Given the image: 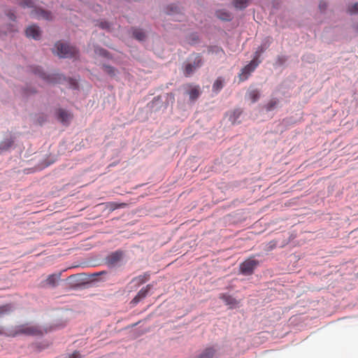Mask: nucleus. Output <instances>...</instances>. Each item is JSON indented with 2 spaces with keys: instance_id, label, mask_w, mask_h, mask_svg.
<instances>
[{
  "instance_id": "nucleus-8",
  "label": "nucleus",
  "mask_w": 358,
  "mask_h": 358,
  "mask_svg": "<svg viewBox=\"0 0 358 358\" xmlns=\"http://www.w3.org/2000/svg\"><path fill=\"white\" fill-rule=\"evenodd\" d=\"M219 298L231 309L238 307L240 303L236 299L227 294H220Z\"/></svg>"
},
{
  "instance_id": "nucleus-28",
  "label": "nucleus",
  "mask_w": 358,
  "mask_h": 358,
  "mask_svg": "<svg viewBox=\"0 0 358 358\" xmlns=\"http://www.w3.org/2000/svg\"><path fill=\"white\" fill-rule=\"evenodd\" d=\"M348 12L351 14L358 13V2L348 8Z\"/></svg>"
},
{
  "instance_id": "nucleus-4",
  "label": "nucleus",
  "mask_w": 358,
  "mask_h": 358,
  "mask_svg": "<svg viewBox=\"0 0 358 358\" xmlns=\"http://www.w3.org/2000/svg\"><path fill=\"white\" fill-rule=\"evenodd\" d=\"M259 265V261L250 257L244 261L240 265V271L242 274L245 275H252L255 268Z\"/></svg>"
},
{
  "instance_id": "nucleus-35",
  "label": "nucleus",
  "mask_w": 358,
  "mask_h": 358,
  "mask_svg": "<svg viewBox=\"0 0 358 358\" xmlns=\"http://www.w3.org/2000/svg\"><path fill=\"white\" fill-rule=\"evenodd\" d=\"M75 277H76L75 275H70V276L69 277V280H70V279H73V278H74Z\"/></svg>"
},
{
  "instance_id": "nucleus-38",
  "label": "nucleus",
  "mask_w": 358,
  "mask_h": 358,
  "mask_svg": "<svg viewBox=\"0 0 358 358\" xmlns=\"http://www.w3.org/2000/svg\"><path fill=\"white\" fill-rule=\"evenodd\" d=\"M357 124H358V120H357Z\"/></svg>"
},
{
  "instance_id": "nucleus-5",
  "label": "nucleus",
  "mask_w": 358,
  "mask_h": 358,
  "mask_svg": "<svg viewBox=\"0 0 358 358\" xmlns=\"http://www.w3.org/2000/svg\"><path fill=\"white\" fill-rule=\"evenodd\" d=\"M260 62V61L252 59L248 64L244 66L238 75L240 80L244 81L247 80L249 78L250 73L255 70Z\"/></svg>"
},
{
  "instance_id": "nucleus-24",
  "label": "nucleus",
  "mask_w": 358,
  "mask_h": 358,
  "mask_svg": "<svg viewBox=\"0 0 358 358\" xmlns=\"http://www.w3.org/2000/svg\"><path fill=\"white\" fill-rule=\"evenodd\" d=\"M13 310V307L10 304H6L0 306V317L5 315L9 314Z\"/></svg>"
},
{
  "instance_id": "nucleus-12",
  "label": "nucleus",
  "mask_w": 358,
  "mask_h": 358,
  "mask_svg": "<svg viewBox=\"0 0 358 358\" xmlns=\"http://www.w3.org/2000/svg\"><path fill=\"white\" fill-rule=\"evenodd\" d=\"M57 118L64 124H67L72 119V115L66 110L59 109L57 110Z\"/></svg>"
},
{
  "instance_id": "nucleus-16",
  "label": "nucleus",
  "mask_w": 358,
  "mask_h": 358,
  "mask_svg": "<svg viewBox=\"0 0 358 358\" xmlns=\"http://www.w3.org/2000/svg\"><path fill=\"white\" fill-rule=\"evenodd\" d=\"M224 80L222 77H218L213 85V90L216 93L219 92L224 86Z\"/></svg>"
},
{
  "instance_id": "nucleus-22",
  "label": "nucleus",
  "mask_w": 358,
  "mask_h": 358,
  "mask_svg": "<svg viewBox=\"0 0 358 358\" xmlns=\"http://www.w3.org/2000/svg\"><path fill=\"white\" fill-rule=\"evenodd\" d=\"M249 0H234L233 3L235 8L243 9L248 5Z\"/></svg>"
},
{
  "instance_id": "nucleus-23",
  "label": "nucleus",
  "mask_w": 358,
  "mask_h": 358,
  "mask_svg": "<svg viewBox=\"0 0 358 358\" xmlns=\"http://www.w3.org/2000/svg\"><path fill=\"white\" fill-rule=\"evenodd\" d=\"M248 94L252 103L256 102L260 96L259 92L257 90H251L248 92Z\"/></svg>"
},
{
  "instance_id": "nucleus-1",
  "label": "nucleus",
  "mask_w": 358,
  "mask_h": 358,
  "mask_svg": "<svg viewBox=\"0 0 358 358\" xmlns=\"http://www.w3.org/2000/svg\"><path fill=\"white\" fill-rule=\"evenodd\" d=\"M17 3L23 8H34L31 12V16L36 19L50 20L52 18L51 13L34 6V0H17Z\"/></svg>"
},
{
  "instance_id": "nucleus-25",
  "label": "nucleus",
  "mask_w": 358,
  "mask_h": 358,
  "mask_svg": "<svg viewBox=\"0 0 358 358\" xmlns=\"http://www.w3.org/2000/svg\"><path fill=\"white\" fill-rule=\"evenodd\" d=\"M127 206L124 203H117L115 202H109L107 203L106 206L108 208H109L110 210H114L117 208H124Z\"/></svg>"
},
{
  "instance_id": "nucleus-29",
  "label": "nucleus",
  "mask_w": 358,
  "mask_h": 358,
  "mask_svg": "<svg viewBox=\"0 0 358 358\" xmlns=\"http://www.w3.org/2000/svg\"><path fill=\"white\" fill-rule=\"evenodd\" d=\"M241 110L237 109V110H235L234 112H233V115H232V117L231 118L233 117V122L235 123L236 120L237 118H238V117L241 115Z\"/></svg>"
},
{
  "instance_id": "nucleus-17",
  "label": "nucleus",
  "mask_w": 358,
  "mask_h": 358,
  "mask_svg": "<svg viewBox=\"0 0 358 358\" xmlns=\"http://www.w3.org/2000/svg\"><path fill=\"white\" fill-rule=\"evenodd\" d=\"M14 140L10 138L3 141L0 144V153L8 150L13 144Z\"/></svg>"
},
{
  "instance_id": "nucleus-21",
  "label": "nucleus",
  "mask_w": 358,
  "mask_h": 358,
  "mask_svg": "<svg viewBox=\"0 0 358 358\" xmlns=\"http://www.w3.org/2000/svg\"><path fill=\"white\" fill-rule=\"evenodd\" d=\"M133 36L138 41H143L145 38V34L141 29H134Z\"/></svg>"
},
{
  "instance_id": "nucleus-2",
  "label": "nucleus",
  "mask_w": 358,
  "mask_h": 358,
  "mask_svg": "<svg viewBox=\"0 0 358 358\" xmlns=\"http://www.w3.org/2000/svg\"><path fill=\"white\" fill-rule=\"evenodd\" d=\"M57 54L60 57L71 58L77 57L78 51L76 47L69 45L68 43L57 42L55 44Z\"/></svg>"
},
{
  "instance_id": "nucleus-15",
  "label": "nucleus",
  "mask_w": 358,
  "mask_h": 358,
  "mask_svg": "<svg viewBox=\"0 0 358 358\" xmlns=\"http://www.w3.org/2000/svg\"><path fill=\"white\" fill-rule=\"evenodd\" d=\"M216 15L222 20L229 21L231 20V13L224 9L217 10Z\"/></svg>"
},
{
  "instance_id": "nucleus-27",
  "label": "nucleus",
  "mask_w": 358,
  "mask_h": 358,
  "mask_svg": "<svg viewBox=\"0 0 358 358\" xmlns=\"http://www.w3.org/2000/svg\"><path fill=\"white\" fill-rule=\"evenodd\" d=\"M104 71L105 72H106L108 74L110 75V76H115V69L110 66H104Z\"/></svg>"
},
{
  "instance_id": "nucleus-26",
  "label": "nucleus",
  "mask_w": 358,
  "mask_h": 358,
  "mask_svg": "<svg viewBox=\"0 0 358 358\" xmlns=\"http://www.w3.org/2000/svg\"><path fill=\"white\" fill-rule=\"evenodd\" d=\"M266 47L264 45H261L258 48L257 50L255 52V57L253 59H256L257 61H259L258 59L260 56V55L266 50Z\"/></svg>"
},
{
  "instance_id": "nucleus-33",
  "label": "nucleus",
  "mask_w": 358,
  "mask_h": 358,
  "mask_svg": "<svg viewBox=\"0 0 358 358\" xmlns=\"http://www.w3.org/2000/svg\"><path fill=\"white\" fill-rule=\"evenodd\" d=\"M319 7L321 10H325L327 5L325 3L321 2L319 5Z\"/></svg>"
},
{
  "instance_id": "nucleus-6",
  "label": "nucleus",
  "mask_w": 358,
  "mask_h": 358,
  "mask_svg": "<svg viewBox=\"0 0 358 358\" xmlns=\"http://www.w3.org/2000/svg\"><path fill=\"white\" fill-rule=\"evenodd\" d=\"M202 64V57L200 55L197 54L194 56V61L185 65L184 73L185 76L188 77Z\"/></svg>"
},
{
  "instance_id": "nucleus-19",
  "label": "nucleus",
  "mask_w": 358,
  "mask_h": 358,
  "mask_svg": "<svg viewBox=\"0 0 358 358\" xmlns=\"http://www.w3.org/2000/svg\"><path fill=\"white\" fill-rule=\"evenodd\" d=\"M279 101L276 98H273L268 101V102L264 106V108L266 111H271L277 107Z\"/></svg>"
},
{
  "instance_id": "nucleus-3",
  "label": "nucleus",
  "mask_w": 358,
  "mask_h": 358,
  "mask_svg": "<svg viewBox=\"0 0 358 358\" xmlns=\"http://www.w3.org/2000/svg\"><path fill=\"white\" fill-rule=\"evenodd\" d=\"M18 334H25L28 336L41 335L42 331L35 326L22 324L16 327L15 332L9 334V336H15Z\"/></svg>"
},
{
  "instance_id": "nucleus-10",
  "label": "nucleus",
  "mask_w": 358,
  "mask_h": 358,
  "mask_svg": "<svg viewBox=\"0 0 358 358\" xmlns=\"http://www.w3.org/2000/svg\"><path fill=\"white\" fill-rule=\"evenodd\" d=\"M25 33L27 37L33 38L35 40H38L41 37V30L39 27L36 25L28 27Z\"/></svg>"
},
{
  "instance_id": "nucleus-36",
  "label": "nucleus",
  "mask_w": 358,
  "mask_h": 358,
  "mask_svg": "<svg viewBox=\"0 0 358 358\" xmlns=\"http://www.w3.org/2000/svg\"><path fill=\"white\" fill-rule=\"evenodd\" d=\"M3 334V331L2 330V329L0 328V335H2Z\"/></svg>"
},
{
  "instance_id": "nucleus-13",
  "label": "nucleus",
  "mask_w": 358,
  "mask_h": 358,
  "mask_svg": "<svg viewBox=\"0 0 358 358\" xmlns=\"http://www.w3.org/2000/svg\"><path fill=\"white\" fill-rule=\"evenodd\" d=\"M215 353L216 350L214 348H206L197 356L196 358H214Z\"/></svg>"
},
{
  "instance_id": "nucleus-34",
  "label": "nucleus",
  "mask_w": 358,
  "mask_h": 358,
  "mask_svg": "<svg viewBox=\"0 0 358 358\" xmlns=\"http://www.w3.org/2000/svg\"><path fill=\"white\" fill-rule=\"evenodd\" d=\"M215 53H222V54H224V50L222 49V48H215Z\"/></svg>"
},
{
  "instance_id": "nucleus-37",
  "label": "nucleus",
  "mask_w": 358,
  "mask_h": 358,
  "mask_svg": "<svg viewBox=\"0 0 358 358\" xmlns=\"http://www.w3.org/2000/svg\"><path fill=\"white\" fill-rule=\"evenodd\" d=\"M105 52H106V51H105L104 50H101V53L102 55H104V54H105Z\"/></svg>"
},
{
  "instance_id": "nucleus-18",
  "label": "nucleus",
  "mask_w": 358,
  "mask_h": 358,
  "mask_svg": "<svg viewBox=\"0 0 358 358\" xmlns=\"http://www.w3.org/2000/svg\"><path fill=\"white\" fill-rule=\"evenodd\" d=\"M36 74H38L40 77H41L43 79L47 80L49 83H57V78L56 77H52L50 76H47L45 73L42 72L40 69H37L35 71Z\"/></svg>"
},
{
  "instance_id": "nucleus-7",
  "label": "nucleus",
  "mask_w": 358,
  "mask_h": 358,
  "mask_svg": "<svg viewBox=\"0 0 358 358\" xmlns=\"http://www.w3.org/2000/svg\"><path fill=\"white\" fill-rule=\"evenodd\" d=\"M123 252L120 250H117L112 252L106 258V264L110 267L116 266L122 259Z\"/></svg>"
},
{
  "instance_id": "nucleus-30",
  "label": "nucleus",
  "mask_w": 358,
  "mask_h": 358,
  "mask_svg": "<svg viewBox=\"0 0 358 358\" xmlns=\"http://www.w3.org/2000/svg\"><path fill=\"white\" fill-rule=\"evenodd\" d=\"M99 27L103 29H110V24L107 22H100Z\"/></svg>"
},
{
  "instance_id": "nucleus-14",
  "label": "nucleus",
  "mask_w": 358,
  "mask_h": 358,
  "mask_svg": "<svg viewBox=\"0 0 358 358\" xmlns=\"http://www.w3.org/2000/svg\"><path fill=\"white\" fill-rule=\"evenodd\" d=\"M61 275V272L50 275L45 281V284L52 287H55L57 282L60 279Z\"/></svg>"
},
{
  "instance_id": "nucleus-9",
  "label": "nucleus",
  "mask_w": 358,
  "mask_h": 358,
  "mask_svg": "<svg viewBox=\"0 0 358 358\" xmlns=\"http://www.w3.org/2000/svg\"><path fill=\"white\" fill-rule=\"evenodd\" d=\"M152 286L151 285H148L145 287H143L136 295V296L131 300V303L133 306L136 305L141 300L145 298L148 295L149 291L150 290Z\"/></svg>"
},
{
  "instance_id": "nucleus-32",
  "label": "nucleus",
  "mask_w": 358,
  "mask_h": 358,
  "mask_svg": "<svg viewBox=\"0 0 358 358\" xmlns=\"http://www.w3.org/2000/svg\"><path fill=\"white\" fill-rule=\"evenodd\" d=\"M7 15L8 16V17H9L11 20H15V14H14L13 13H12L11 11H9V12L7 13Z\"/></svg>"
},
{
  "instance_id": "nucleus-20",
  "label": "nucleus",
  "mask_w": 358,
  "mask_h": 358,
  "mask_svg": "<svg viewBox=\"0 0 358 358\" xmlns=\"http://www.w3.org/2000/svg\"><path fill=\"white\" fill-rule=\"evenodd\" d=\"M188 94L189 95V99L192 101L196 100L199 96L200 94L199 87L198 86L192 87L189 91Z\"/></svg>"
},
{
  "instance_id": "nucleus-11",
  "label": "nucleus",
  "mask_w": 358,
  "mask_h": 358,
  "mask_svg": "<svg viewBox=\"0 0 358 358\" xmlns=\"http://www.w3.org/2000/svg\"><path fill=\"white\" fill-rule=\"evenodd\" d=\"M150 279V274L148 273H145L143 275H140L138 276H136L134 278L131 282L130 284H134V286L135 287H138L142 284L145 283Z\"/></svg>"
},
{
  "instance_id": "nucleus-31",
  "label": "nucleus",
  "mask_w": 358,
  "mask_h": 358,
  "mask_svg": "<svg viewBox=\"0 0 358 358\" xmlns=\"http://www.w3.org/2000/svg\"><path fill=\"white\" fill-rule=\"evenodd\" d=\"M69 358H81V357L78 352H74L73 354L69 355Z\"/></svg>"
}]
</instances>
